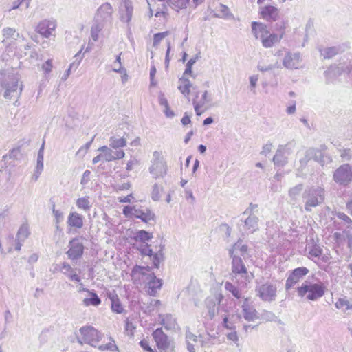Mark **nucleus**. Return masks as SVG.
<instances>
[{
  "instance_id": "f257e3e1",
  "label": "nucleus",
  "mask_w": 352,
  "mask_h": 352,
  "mask_svg": "<svg viewBox=\"0 0 352 352\" xmlns=\"http://www.w3.org/2000/svg\"><path fill=\"white\" fill-rule=\"evenodd\" d=\"M131 278L135 284L144 283L147 288V292L151 296H155L162 285V281L157 278L151 268L148 266L142 267L135 265L131 272Z\"/></svg>"
},
{
  "instance_id": "f03ea898",
  "label": "nucleus",
  "mask_w": 352,
  "mask_h": 352,
  "mask_svg": "<svg viewBox=\"0 0 352 352\" xmlns=\"http://www.w3.org/2000/svg\"><path fill=\"white\" fill-rule=\"evenodd\" d=\"M325 197V190L321 186H307L302 195V200L305 204V210L307 212L311 211L312 208H316L323 203Z\"/></svg>"
},
{
  "instance_id": "7ed1b4c3",
  "label": "nucleus",
  "mask_w": 352,
  "mask_h": 352,
  "mask_svg": "<svg viewBox=\"0 0 352 352\" xmlns=\"http://www.w3.org/2000/svg\"><path fill=\"white\" fill-rule=\"evenodd\" d=\"M252 30L256 38H261L262 45L266 48L280 42L283 35V33L280 35L271 34L266 25L256 21L252 23Z\"/></svg>"
},
{
  "instance_id": "20e7f679",
  "label": "nucleus",
  "mask_w": 352,
  "mask_h": 352,
  "mask_svg": "<svg viewBox=\"0 0 352 352\" xmlns=\"http://www.w3.org/2000/svg\"><path fill=\"white\" fill-rule=\"evenodd\" d=\"M326 287L323 283H311L305 281L300 287L297 289L298 295L305 297L309 300H317L322 297L325 293Z\"/></svg>"
},
{
  "instance_id": "39448f33",
  "label": "nucleus",
  "mask_w": 352,
  "mask_h": 352,
  "mask_svg": "<svg viewBox=\"0 0 352 352\" xmlns=\"http://www.w3.org/2000/svg\"><path fill=\"white\" fill-rule=\"evenodd\" d=\"M168 165L162 153L154 151L148 171L152 177L157 179L164 178L168 173Z\"/></svg>"
},
{
  "instance_id": "423d86ee",
  "label": "nucleus",
  "mask_w": 352,
  "mask_h": 352,
  "mask_svg": "<svg viewBox=\"0 0 352 352\" xmlns=\"http://www.w3.org/2000/svg\"><path fill=\"white\" fill-rule=\"evenodd\" d=\"M80 336H77L78 342L82 344H88L94 347L101 340L102 334L91 326L82 327L79 330Z\"/></svg>"
},
{
  "instance_id": "0eeeda50",
  "label": "nucleus",
  "mask_w": 352,
  "mask_h": 352,
  "mask_svg": "<svg viewBox=\"0 0 352 352\" xmlns=\"http://www.w3.org/2000/svg\"><path fill=\"white\" fill-rule=\"evenodd\" d=\"M295 145L294 142H289L285 145H279L273 157L274 165L281 167L285 166L288 162V157L292 153Z\"/></svg>"
},
{
  "instance_id": "6e6552de",
  "label": "nucleus",
  "mask_w": 352,
  "mask_h": 352,
  "mask_svg": "<svg viewBox=\"0 0 352 352\" xmlns=\"http://www.w3.org/2000/svg\"><path fill=\"white\" fill-rule=\"evenodd\" d=\"M333 179L339 185H348L352 181V166L349 164L341 165L334 171Z\"/></svg>"
},
{
  "instance_id": "1a4fd4ad",
  "label": "nucleus",
  "mask_w": 352,
  "mask_h": 352,
  "mask_svg": "<svg viewBox=\"0 0 352 352\" xmlns=\"http://www.w3.org/2000/svg\"><path fill=\"white\" fill-rule=\"evenodd\" d=\"M113 12L111 4L104 3L98 8L94 21L105 26L108 23L111 22Z\"/></svg>"
},
{
  "instance_id": "9d476101",
  "label": "nucleus",
  "mask_w": 352,
  "mask_h": 352,
  "mask_svg": "<svg viewBox=\"0 0 352 352\" xmlns=\"http://www.w3.org/2000/svg\"><path fill=\"white\" fill-rule=\"evenodd\" d=\"M134 217L147 224L154 223L156 219L155 213L148 207L139 204H135Z\"/></svg>"
},
{
  "instance_id": "9b49d317",
  "label": "nucleus",
  "mask_w": 352,
  "mask_h": 352,
  "mask_svg": "<svg viewBox=\"0 0 352 352\" xmlns=\"http://www.w3.org/2000/svg\"><path fill=\"white\" fill-rule=\"evenodd\" d=\"M302 62L299 52L287 51L283 59V66L288 69H297L300 67Z\"/></svg>"
},
{
  "instance_id": "f8f14e48",
  "label": "nucleus",
  "mask_w": 352,
  "mask_h": 352,
  "mask_svg": "<svg viewBox=\"0 0 352 352\" xmlns=\"http://www.w3.org/2000/svg\"><path fill=\"white\" fill-rule=\"evenodd\" d=\"M68 250L66 254L69 258L73 261L80 258L84 252V245L77 238L72 239L68 244Z\"/></svg>"
},
{
  "instance_id": "ddd939ff",
  "label": "nucleus",
  "mask_w": 352,
  "mask_h": 352,
  "mask_svg": "<svg viewBox=\"0 0 352 352\" xmlns=\"http://www.w3.org/2000/svg\"><path fill=\"white\" fill-rule=\"evenodd\" d=\"M309 272V270L305 267H300L293 270L286 280V289L288 290L291 289L294 285L303 278Z\"/></svg>"
},
{
  "instance_id": "4468645a",
  "label": "nucleus",
  "mask_w": 352,
  "mask_h": 352,
  "mask_svg": "<svg viewBox=\"0 0 352 352\" xmlns=\"http://www.w3.org/2000/svg\"><path fill=\"white\" fill-rule=\"evenodd\" d=\"M256 291L260 298L265 301L275 300L276 287L271 284H263L257 287Z\"/></svg>"
},
{
  "instance_id": "2eb2a0df",
  "label": "nucleus",
  "mask_w": 352,
  "mask_h": 352,
  "mask_svg": "<svg viewBox=\"0 0 352 352\" xmlns=\"http://www.w3.org/2000/svg\"><path fill=\"white\" fill-rule=\"evenodd\" d=\"M56 23L54 21L45 19L36 26V31L45 38H49L55 30Z\"/></svg>"
},
{
  "instance_id": "dca6fc26",
  "label": "nucleus",
  "mask_w": 352,
  "mask_h": 352,
  "mask_svg": "<svg viewBox=\"0 0 352 352\" xmlns=\"http://www.w3.org/2000/svg\"><path fill=\"white\" fill-rule=\"evenodd\" d=\"M153 337L159 349L165 351L168 349L170 346L168 338L161 328H158L153 331Z\"/></svg>"
},
{
  "instance_id": "f3484780",
  "label": "nucleus",
  "mask_w": 352,
  "mask_h": 352,
  "mask_svg": "<svg viewBox=\"0 0 352 352\" xmlns=\"http://www.w3.org/2000/svg\"><path fill=\"white\" fill-rule=\"evenodd\" d=\"M278 9L273 6L261 8L260 14L263 19L268 21H275L278 17Z\"/></svg>"
},
{
  "instance_id": "a211bd4d",
  "label": "nucleus",
  "mask_w": 352,
  "mask_h": 352,
  "mask_svg": "<svg viewBox=\"0 0 352 352\" xmlns=\"http://www.w3.org/2000/svg\"><path fill=\"white\" fill-rule=\"evenodd\" d=\"M133 8L129 0H124L123 6L120 10V21L129 23L133 16Z\"/></svg>"
},
{
  "instance_id": "6ab92c4d",
  "label": "nucleus",
  "mask_w": 352,
  "mask_h": 352,
  "mask_svg": "<svg viewBox=\"0 0 352 352\" xmlns=\"http://www.w3.org/2000/svg\"><path fill=\"white\" fill-rule=\"evenodd\" d=\"M2 32L4 38L2 43L5 46L11 45L13 40H16L18 38L21 37L19 33L16 32V30L14 28H6L3 30ZM21 38L22 40H24V38L22 36Z\"/></svg>"
},
{
  "instance_id": "aec40b11",
  "label": "nucleus",
  "mask_w": 352,
  "mask_h": 352,
  "mask_svg": "<svg viewBox=\"0 0 352 352\" xmlns=\"http://www.w3.org/2000/svg\"><path fill=\"white\" fill-rule=\"evenodd\" d=\"M159 320L168 330H175L179 328L176 319L171 314H161L159 316Z\"/></svg>"
},
{
  "instance_id": "412c9836",
  "label": "nucleus",
  "mask_w": 352,
  "mask_h": 352,
  "mask_svg": "<svg viewBox=\"0 0 352 352\" xmlns=\"http://www.w3.org/2000/svg\"><path fill=\"white\" fill-rule=\"evenodd\" d=\"M232 258V271L235 274H241L242 276L243 274H247V269L244 265L241 258L239 256H230Z\"/></svg>"
},
{
  "instance_id": "4be33fe9",
  "label": "nucleus",
  "mask_w": 352,
  "mask_h": 352,
  "mask_svg": "<svg viewBox=\"0 0 352 352\" xmlns=\"http://www.w3.org/2000/svg\"><path fill=\"white\" fill-rule=\"evenodd\" d=\"M304 190V186L302 184H297L295 186L291 188L288 192L290 201L294 204H298L302 199Z\"/></svg>"
},
{
  "instance_id": "5701e85b",
  "label": "nucleus",
  "mask_w": 352,
  "mask_h": 352,
  "mask_svg": "<svg viewBox=\"0 0 352 352\" xmlns=\"http://www.w3.org/2000/svg\"><path fill=\"white\" fill-rule=\"evenodd\" d=\"M248 245L243 243L242 240L239 239L229 250V255L238 256L236 254L239 252L241 256L245 258V256L248 255Z\"/></svg>"
},
{
  "instance_id": "b1692460",
  "label": "nucleus",
  "mask_w": 352,
  "mask_h": 352,
  "mask_svg": "<svg viewBox=\"0 0 352 352\" xmlns=\"http://www.w3.org/2000/svg\"><path fill=\"white\" fill-rule=\"evenodd\" d=\"M248 217L244 220L245 230L250 233H254L258 230L259 219L255 214H247Z\"/></svg>"
},
{
  "instance_id": "393cba45",
  "label": "nucleus",
  "mask_w": 352,
  "mask_h": 352,
  "mask_svg": "<svg viewBox=\"0 0 352 352\" xmlns=\"http://www.w3.org/2000/svg\"><path fill=\"white\" fill-rule=\"evenodd\" d=\"M83 216L76 212H72L68 216L67 223L69 226L80 229L83 226Z\"/></svg>"
},
{
  "instance_id": "a878e982",
  "label": "nucleus",
  "mask_w": 352,
  "mask_h": 352,
  "mask_svg": "<svg viewBox=\"0 0 352 352\" xmlns=\"http://www.w3.org/2000/svg\"><path fill=\"white\" fill-rule=\"evenodd\" d=\"M241 318V316L247 321L256 322L260 320V313H258L256 309H241V312L237 314Z\"/></svg>"
},
{
  "instance_id": "bb28decb",
  "label": "nucleus",
  "mask_w": 352,
  "mask_h": 352,
  "mask_svg": "<svg viewBox=\"0 0 352 352\" xmlns=\"http://www.w3.org/2000/svg\"><path fill=\"white\" fill-rule=\"evenodd\" d=\"M198 342L197 336L189 331L187 328L186 331V342L187 350L189 352H196L195 344Z\"/></svg>"
},
{
  "instance_id": "cd10ccee",
  "label": "nucleus",
  "mask_w": 352,
  "mask_h": 352,
  "mask_svg": "<svg viewBox=\"0 0 352 352\" xmlns=\"http://www.w3.org/2000/svg\"><path fill=\"white\" fill-rule=\"evenodd\" d=\"M223 296L221 293L215 292L211 294L206 299V305L207 308H214L220 305L221 301L223 299Z\"/></svg>"
},
{
  "instance_id": "c85d7f7f",
  "label": "nucleus",
  "mask_w": 352,
  "mask_h": 352,
  "mask_svg": "<svg viewBox=\"0 0 352 352\" xmlns=\"http://www.w3.org/2000/svg\"><path fill=\"white\" fill-rule=\"evenodd\" d=\"M125 155L124 151L119 150L113 152L111 148L103 155V159L106 162L114 161L122 159Z\"/></svg>"
},
{
  "instance_id": "c756f323",
  "label": "nucleus",
  "mask_w": 352,
  "mask_h": 352,
  "mask_svg": "<svg viewBox=\"0 0 352 352\" xmlns=\"http://www.w3.org/2000/svg\"><path fill=\"white\" fill-rule=\"evenodd\" d=\"M341 51L340 46H333L320 49V54L324 57V58H331L339 54Z\"/></svg>"
},
{
  "instance_id": "7c9ffc66",
  "label": "nucleus",
  "mask_w": 352,
  "mask_h": 352,
  "mask_svg": "<svg viewBox=\"0 0 352 352\" xmlns=\"http://www.w3.org/2000/svg\"><path fill=\"white\" fill-rule=\"evenodd\" d=\"M331 73H333V78H337L340 76L342 72L337 64L331 65L327 70L324 72V76L327 82H332Z\"/></svg>"
},
{
  "instance_id": "2f4dec72",
  "label": "nucleus",
  "mask_w": 352,
  "mask_h": 352,
  "mask_svg": "<svg viewBox=\"0 0 352 352\" xmlns=\"http://www.w3.org/2000/svg\"><path fill=\"white\" fill-rule=\"evenodd\" d=\"M100 302V298L94 292H89V295L83 300V305L85 306H98Z\"/></svg>"
},
{
  "instance_id": "473e14b6",
  "label": "nucleus",
  "mask_w": 352,
  "mask_h": 352,
  "mask_svg": "<svg viewBox=\"0 0 352 352\" xmlns=\"http://www.w3.org/2000/svg\"><path fill=\"white\" fill-rule=\"evenodd\" d=\"M240 320V316L236 315H232L231 317L225 315L223 319V324L227 329L232 330L234 329V323Z\"/></svg>"
},
{
  "instance_id": "72a5a7b5",
  "label": "nucleus",
  "mask_w": 352,
  "mask_h": 352,
  "mask_svg": "<svg viewBox=\"0 0 352 352\" xmlns=\"http://www.w3.org/2000/svg\"><path fill=\"white\" fill-rule=\"evenodd\" d=\"M97 348L100 351H109L111 352L119 351V349H118V346L116 345L115 340L111 338H109V342L105 344H100V345L97 344Z\"/></svg>"
},
{
  "instance_id": "f704fd0d",
  "label": "nucleus",
  "mask_w": 352,
  "mask_h": 352,
  "mask_svg": "<svg viewBox=\"0 0 352 352\" xmlns=\"http://www.w3.org/2000/svg\"><path fill=\"white\" fill-rule=\"evenodd\" d=\"M152 238V233H150L144 230L136 232L134 235V239L136 241H140L143 243H146V241H150Z\"/></svg>"
},
{
  "instance_id": "c9c22d12",
  "label": "nucleus",
  "mask_w": 352,
  "mask_h": 352,
  "mask_svg": "<svg viewBox=\"0 0 352 352\" xmlns=\"http://www.w3.org/2000/svg\"><path fill=\"white\" fill-rule=\"evenodd\" d=\"M189 0H167L168 5L173 9L179 12V10L185 8Z\"/></svg>"
},
{
  "instance_id": "e433bc0d",
  "label": "nucleus",
  "mask_w": 352,
  "mask_h": 352,
  "mask_svg": "<svg viewBox=\"0 0 352 352\" xmlns=\"http://www.w3.org/2000/svg\"><path fill=\"white\" fill-rule=\"evenodd\" d=\"M76 206L78 209L88 211L91 208V204L88 197L78 198L76 201Z\"/></svg>"
},
{
  "instance_id": "4c0bfd02",
  "label": "nucleus",
  "mask_w": 352,
  "mask_h": 352,
  "mask_svg": "<svg viewBox=\"0 0 352 352\" xmlns=\"http://www.w3.org/2000/svg\"><path fill=\"white\" fill-rule=\"evenodd\" d=\"M126 145V141L124 138H117L114 136L109 138V146L113 148H119L124 147Z\"/></svg>"
},
{
  "instance_id": "58836bf2",
  "label": "nucleus",
  "mask_w": 352,
  "mask_h": 352,
  "mask_svg": "<svg viewBox=\"0 0 352 352\" xmlns=\"http://www.w3.org/2000/svg\"><path fill=\"white\" fill-rule=\"evenodd\" d=\"M179 81L183 83V85H179L178 87L179 90L184 95L188 96L190 94V88L191 87V83L188 78H182L179 79Z\"/></svg>"
},
{
  "instance_id": "ea45409f",
  "label": "nucleus",
  "mask_w": 352,
  "mask_h": 352,
  "mask_svg": "<svg viewBox=\"0 0 352 352\" xmlns=\"http://www.w3.org/2000/svg\"><path fill=\"white\" fill-rule=\"evenodd\" d=\"M104 28V25L94 21L91 28V36L94 41H97L99 37V33Z\"/></svg>"
},
{
  "instance_id": "a19ab883",
  "label": "nucleus",
  "mask_w": 352,
  "mask_h": 352,
  "mask_svg": "<svg viewBox=\"0 0 352 352\" xmlns=\"http://www.w3.org/2000/svg\"><path fill=\"white\" fill-rule=\"evenodd\" d=\"M59 271L64 275L67 276L69 272H72V267L67 262H63L61 265H56L53 270L54 272Z\"/></svg>"
},
{
  "instance_id": "79ce46f5",
  "label": "nucleus",
  "mask_w": 352,
  "mask_h": 352,
  "mask_svg": "<svg viewBox=\"0 0 352 352\" xmlns=\"http://www.w3.org/2000/svg\"><path fill=\"white\" fill-rule=\"evenodd\" d=\"M225 289L230 292L235 298L239 299L241 297V292L237 287L230 282H226Z\"/></svg>"
},
{
  "instance_id": "37998d69",
  "label": "nucleus",
  "mask_w": 352,
  "mask_h": 352,
  "mask_svg": "<svg viewBox=\"0 0 352 352\" xmlns=\"http://www.w3.org/2000/svg\"><path fill=\"white\" fill-rule=\"evenodd\" d=\"M29 236V230L28 228L26 226H21L19 229L17 235H16V241H24L28 236Z\"/></svg>"
},
{
  "instance_id": "c03bdc74",
  "label": "nucleus",
  "mask_w": 352,
  "mask_h": 352,
  "mask_svg": "<svg viewBox=\"0 0 352 352\" xmlns=\"http://www.w3.org/2000/svg\"><path fill=\"white\" fill-rule=\"evenodd\" d=\"M260 310L261 311V313H260V320L270 321L275 319V316L270 311L266 309Z\"/></svg>"
},
{
  "instance_id": "a18cd8bd",
  "label": "nucleus",
  "mask_w": 352,
  "mask_h": 352,
  "mask_svg": "<svg viewBox=\"0 0 352 352\" xmlns=\"http://www.w3.org/2000/svg\"><path fill=\"white\" fill-rule=\"evenodd\" d=\"M152 261L155 267L158 268L160 263L164 260V254L162 251L153 254L152 256Z\"/></svg>"
},
{
  "instance_id": "49530a36",
  "label": "nucleus",
  "mask_w": 352,
  "mask_h": 352,
  "mask_svg": "<svg viewBox=\"0 0 352 352\" xmlns=\"http://www.w3.org/2000/svg\"><path fill=\"white\" fill-rule=\"evenodd\" d=\"M135 328L136 327L133 324L132 321H131L129 318H126L125 321V333L126 335L130 337H133Z\"/></svg>"
},
{
  "instance_id": "de8ad7c7",
  "label": "nucleus",
  "mask_w": 352,
  "mask_h": 352,
  "mask_svg": "<svg viewBox=\"0 0 352 352\" xmlns=\"http://www.w3.org/2000/svg\"><path fill=\"white\" fill-rule=\"evenodd\" d=\"M219 12H221V14H215L217 17H221V18H228L229 16H232V14L230 13L229 8L228 6L220 4L219 5Z\"/></svg>"
},
{
  "instance_id": "09e8293b",
  "label": "nucleus",
  "mask_w": 352,
  "mask_h": 352,
  "mask_svg": "<svg viewBox=\"0 0 352 352\" xmlns=\"http://www.w3.org/2000/svg\"><path fill=\"white\" fill-rule=\"evenodd\" d=\"M52 212L55 217V223L56 225V228L58 229L59 227H58V224L59 223H60L61 221H63V219H64L63 212H61L60 210H56L54 205H53Z\"/></svg>"
},
{
  "instance_id": "8fccbe9b",
  "label": "nucleus",
  "mask_w": 352,
  "mask_h": 352,
  "mask_svg": "<svg viewBox=\"0 0 352 352\" xmlns=\"http://www.w3.org/2000/svg\"><path fill=\"white\" fill-rule=\"evenodd\" d=\"M226 336L227 339L233 342L236 346H239V336L237 334V332L234 329L230 330V331L227 333Z\"/></svg>"
},
{
  "instance_id": "3c124183",
  "label": "nucleus",
  "mask_w": 352,
  "mask_h": 352,
  "mask_svg": "<svg viewBox=\"0 0 352 352\" xmlns=\"http://www.w3.org/2000/svg\"><path fill=\"white\" fill-rule=\"evenodd\" d=\"M211 100H212L211 98H208V91H205L203 93L201 99L197 101V104H201V106H203L204 107H208L206 106V104L210 102Z\"/></svg>"
},
{
  "instance_id": "603ef678",
  "label": "nucleus",
  "mask_w": 352,
  "mask_h": 352,
  "mask_svg": "<svg viewBox=\"0 0 352 352\" xmlns=\"http://www.w3.org/2000/svg\"><path fill=\"white\" fill-rule=\"evenodd\" d=\"M135 209V204L133 206H126L124 207L122 212L126 217H134Z\"/></svg>"
},
{
  "instance_id": "864d4df0",
  "label": "nucleus",
  "mask_w": 352,
  "mask_h": 352,
  "mask_svg": "<svg viewBox=\"0 0 352 352\" xmlns=\"http://www.w3.org/2000/svg\"><path fill=\"white\" fill-rule=\"evenodd\" d=\"M340 157L344 161H349L352 158V151L349 148L340 151Z\"/></svg>"
},
{
  "instance_id": "5fc2aeb1",
  "label": "nucleus",
  "mask_w": 352,
  "mask_h": 352,
  "mask_svg": "<svg viewBox=\"0 0 352 352\" xmlns=\"http://www.w3.org/2000/svg\"><path fill=\"white\" fill-rule=\"evenodd\" d=\"M160 190L161 188L157 184H155L153 186L152 191V199L153 201H158L160 199Z\"/></svg>"
},
{
  "instance_id": "6e6d98bb",
  "label": "nucleus",
  "mask_w": 352,
  "mask_h": 352,
  "mask_svg": "<svg viewBox=\"0 0 352 352\" xmlns=\"http://www.w3.org/2000/svg\"><path fill=\"white\" fill-rule=\"evenodd\" d=\"M324 155L322 152L318 149L315 148V153L314 154V157L312 160H314L315 161L319 162L322 165L324 164Z\"/></svg>"
},
{
  "instance_id": "4d7b16f0",
  "label": "nucleus",
  "mask_w": 352,
  "mask_h": 352,
  "mask_svg": "<svg viewBox=\"0 0 352 352\" xmlns=\"http://www.w3.org/2000/svg\"><path fill=\"white\" fill-rule=\"evenodd\" d=\"M9 211L8 209L3 210L0 212V230L5 226L6 219L8 217Z\"/></svg>"
},
{
  "instance_id": "13d9d810",
  "label": "nucleus",
  "mask_w": 352,
  "mask_h": 352,
  "mask_svg": "<svg viewBox=\"0 0 352 352\" xmlns=\"http://www.w3.org/2000/svg\"><path fill=\"white\" fill-rule=\"evenodd\" d=\"M193 105L195 108V111L196 112V114L199 116H201L206 110L208 109V107H204L201 106V104H197V100H193Z\"/></svg>"
},
{
  "instance_id": "bf43d9fd",
  "label": "nucleus",
  "mask_w": 352,
  "mask_h": 352,
  "mask_svg": "<svg viewBox=\"0 0 352 352\" xmlns=\"http://www.w3.org/2000/svg\"><path fill=\"white\" fill-rule=\"evenodd\" d=\"M279 67L278 63H276V65L270 64L268 65H261V63H259L257 67H258V69L261 72H267V71L274 69L275 67Z\"/></svg>"
},
{
  "instance_id": "052dcab7",
  "label": "nucleus",
  "mask_w": 352,
  "mask_h": 352,
  "mask_svg": "<svg viewBox=\"0 0 352 352\" xmlns=\"http://www.w3.org/2000/svg\"><path fill=\"white\" fill-rule=\"evenodd\" d=\"M114 65H118V67H113V71L122 74L124 68L122 67L120 54L116 57Z\"/></svg>"
},
{
  "instance_id": "680f3d73",
  "label": "nucleus",
  "mask_w": 352,
  "mask_h": 352,
  "mask_svg": "<svg viewBox=\"0 0 352 352\" xmlns=\"http://www.w3.org/2000/svg\"><path fill=\"white\" fill-rule=\"evenodd\" d=\"M52 69V59H48L42 65V69L45 74H49Z\"/></svg>"
},
{
  "instance_id": "e2e57ef3",
  "label": "nucleus",
  "mask_w": 352,
  "mask_h": 352,
  "mask_svg": "<svg viewBox=\"0 0 352 352\" xmlns=\"http://www.w3.org/2000/svg\"><path fill=\"white\" fill-rule=\"evenodd\" d=\"M80 51L75 55L74 58H76V60L70 64V65L69 67V69H76L78 68V67L79 66V65L81 62V60L82 58V57H80Z\"/></svg>"
},
{
  "instance_id": "0e129e2a",
  "label": "nucleus",
  "mask_w": 352,
  "mask_h": 352,
  "mask_svg": "<svg viewBox=\"0 0 352 352\" xmlns=\"http://www.w3.org/2000/svg\"><path fill=\"white\" fill-rule=\"evenodd\" d=\"M80 51L75 55L74 58H76V60L70 64V65L69 67V69H76L78 68V67L79 66V65L81 62V60L82 58V57H80Z\"/></svg>"
},
{
  "instance_id": "69168bd1",
  "label": "nucleus",
  "mask_w": 352,
  "mask_h": 352,
  "mask_svg": "<svg viewBox=\"0 0 352 352\" xmlns=\"http://www.w3.org/2000/svg\"><path fill=\"white\" fill-rule=\"evenodd\" d=\"M30 0H16L12 3V10L17 9L23 3H25V8H28L30 5Z\"/></svg>"
},
{
  "instance_id": "338daca9",
  "label": "nucleus",
  "mask_w": 352,
  "mask_h": 352,
  "mask_svg": "<svg viewBox=\"0 0 352 352\" xmlns=\"http://www.w3.org/2000/svg\"><path fill=\"white\" fill-rule=\"evenodd\" d=\"M336 308L339 307H345L346 308H351L349 300L346 298H340L336 303ZM352 308V307H351Z\"/></svg>"
},
{
  "instance_id": "774afa93",
  "label": "nucleus",
  "mask_w": 352,
  "mask_h": 352,
  "mask_svg": "<svg viewBox=\"0 0 352 352\" xmlns=\"http://www.w3.org/2000/svg\"><path fill=\"white\" fill-rule=\"evenodd\" d=\"M69 279L72 281L80 282L81 279L78 274H76L74 269L72 268V272H69V274L67 276Z\"/></svg>"
}]
</instances>
